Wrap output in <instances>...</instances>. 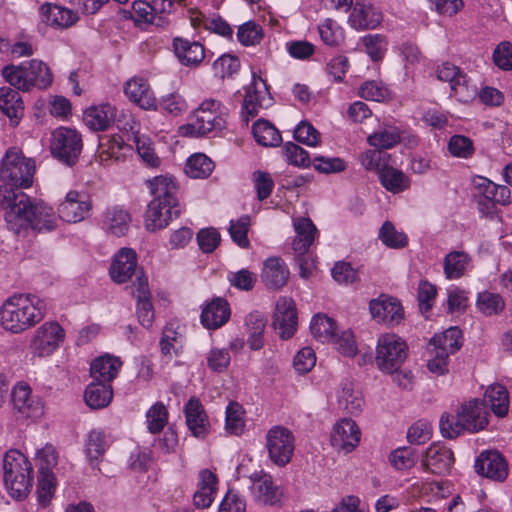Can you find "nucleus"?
<instances>
[{
	"label": "nucleus",
	"mask_w": 512,
	"mask_h": 512,
	"mask_svg": "<svg viewBox=\"0 0 512 512\" xmlns=\"http://www.w3.org/2000/svg\"><path fill=\"white\" fill-rule=\"evenodd\" d=\"M5 220L10 230L19 234L22 230L54 228V212L52 207L42 201L35 202L23 192L5 196Z\"/></svg>",
	"instance_id": "1"
},
{
	"label": "nucleus",
	"mask_w": 512,
	"mask_h": 512,
	"mask_svg": "<svg viewBox=\"0 0 512 512\" xmlns=\"http://www.w3.org/2000/svg\"><path fill=\"white\" fill-rule=\"evenodd\" d=\"M44 317L45 304L33 294H14L0 306V326L12 334L29 330Z\"/></svg>",
	"instance_id": "2"
},
{
	"label": "nucleus",
	"mask_w": 512,
	"mask_h": 512,
	"mask_svg": "<svg viewBox=\"0 0 512 512\" xmlns=\"http://www.w3.org/2000/svg\"><path fill=\"white\" fill-rule=\"evenodd\" d=\"M488 425V411L479 399H472L457 408L456 414L443 415L440 430L446 438H456L464 431L471 433L483 430Z\"/></svg>",
	"instance_id": "3"
},
{
	"label": "nucleus",
	"mask_w": 512,
	"mask_h": 512,
	"mask_svg": "<svg viewBox=\"0 0 512 512\" xmlns=\"http://www.w3.org/2000/svg\"><path fill=\"white\" fill-rule=\"evenodd\" d=\"M32 464L16 449L7 451L3 458V482L8 493L16 499L25 498L33 485Z\"/></svg>",
	"instance_id": "4"
},
{
	"label": "nucleus",
	"mask_w": 512,
	"mask_h": 512,
	"mask_svg": "<svg viewBox=\"0 0 512 512\" xmlns=\"http://www.w3.org/2000/svg\"><path fill=\"white\" fill-rule=\"evenodd\" d=\"M36 164L32 158L26 157L21 150L9 148L0 164V179L11 190L27 189L33 184Z\"/></svg>",
	"instance_id": "5"
},
{
	"label": "nucleus",
	"mask_w": 512,
	"mask_h": 512,
	"mask_svg": "<svg viewBox=\"0 0 512 512\" xmlns=\"http://www.w3.org/2000/svg\"><path fill=\"white\" fill-rule=\"evenodd\" d=\"M226 112L222 103L215 99H206L193 112L187 125L181 132L186 136L199 137L213 131H221L226 126Z\"/></svg>",
	"instance_id": "6"
},
{
	"label": "nucleus",
	"mask_w": 512,
	"mask_h": 512,
	"mask_svg": "<svg viewBox=\"0 0 512 512\" xmlns=\"http://www.w3.org/2000/svg\"><path fill=\"white\" fill-rule=\"evenodd\" d=\"M408 355V346L396 334H384L378 339L375 362L377 367L392 374L400 369Z\"/></svg>",
	"instance_id": "7"
},
{
	"label": "nucleus",
	"mask_w": 512,
	"mask_h": 512,
	"mask_svg": "<svg viewBox=\"0 0 512 512\" xmlns=\"http://www.w3.org/2000/svg\"><path fill=\"white\" fill-rule=\"evenodd\" d=\"M83 148L81 134L72 128L59 127L52 132L50 151L61 163L72 167L80 157Z\"/></svg>",
	"instance_id": "8"
},
{
	"label": "nucleus",
	"mask_w": 512,
	"mask_h": 512,
	"mask_svg": "<svg viewBox=\"0 0 512 512\" xmlns=\"http://www.w3.org/2000/svg\"><path fill=\"white\" fill-rule=\"evenodd\" d=\"M266 447L273 463L285 466L294 452V437L287 428L274 426L266 435Z\"/></svg>",
	"instance_id": "9"
},
{
	"label": "nucleus",
	"mask_w": 512,
	"mask_h": 512,
	"mask_svg": "<svg viewBox=\"0 0 512 512\" xmlns=\"http://www.w3.org/2000/svg\"><path fill=\"white\" fill-rule=\"evenodd\" d=\"M64 336V330L57 322H45L35 330L30 348L39 357L49 356L63 342Z\"/></svg>",
	"instance_id": "10"
},
{
	"label": "nucleus",
	"mask_w": 512,
	"mask_h": 512,
	"mask_svg": "<svg viewBox=\"0 0 512 512\" xmlns=\"http://www.w3.org/2000/svg\"><path fill=\"white\" fill-rule=\"evenodd\" d=\"M14 412L23 419L38 418L43 414V403L32 394L31 388L24 382L18 383L11 392Z\"/></svg>",
	"instance_id": "11"
},
{
	"label": "nucleus",
	"mask_w": 512,
	"mask_h": 512,
	"mask_svg": "<svg viewBox=\"0 0 512 512\" xmlns=\"http://www.w3.org/2000/svg\"><path fill=\"white\" fill-rule=\"evenodd\" d=\"M271 97L266 82L253 73V81L246 89V95L242 107V114L245 121L258 115L259 108L268 107L271 104Z\"/></svg>",
	"instance_id": "12"
},
{
	"label": "nucleus",
	"mask_w": 512,
	"mask_h": 512,
	"mask_svg": "<svg viewBox=\"0 0 512 512\" xmlns=\"http://www.w3.org/2000/svg\"><path fill=\"white\" fill-rule=\"evenodd\" d=\"M437 78L440 81L449 82L451 95H454L460 102H468L476 94V89L468 86L466 75L452 63L445 62L439 66Z\"/></svg>",
	"instance_id": "13"
},
{
	"label": "nucleus",
	"mask_w": 512,
	"mask_h": 512,
	"mask_svg": "<svg viewBox=\"0 0 512 512\" xmlns=\"http://www.w3.org/2000/svg\"><path fill=\"white\" fill-rule=\"evenodd\" d=\"M91 208V202L86 194L71 190L58 206V215L65 222L77 223L88 216Z\"/></svg>",
	"instance_id": "14"
},
{
	"label": "nucleus",
	"mask_w": 512,
	"mask_h": 512,
	"mask_svg": "<svg viewBox=\"0 0 512 512\" xmlns=\"http://www.w3.org/2000/svg\"><path fill=\"white\" fill-rule=\"evenodd\" d=\"M361 431L356 422L343 418L337 422L331 433V445L338 451L350 453L359 444Z\"/></svg>",
	"instance_id": "15"
},
{
	"label": "nucleus",
	"mask_w": 512,
	"mask_h": 512,
	"mask_svg": "<svg viewBox=\"0 0 512 512\" xmlns=\"http://www.w3.org/2000/svg\"><path fill=\"white\" fill-rule=\"evenodd\" d=\"M297 311L292 298L281 297L276 303L273 325L282 339L291 338L297 330Z\"/></svg>",
	"instance_id": "16"
},
{
	"label": "nucleus",
	"mask_w": 512,
	"mask_h": 512,
	"mask_svg": "<svg viewBox=\"0 0 512 512\" xmlns=\"http://www.w3.org/2000/svg\"><path fill=\"white\" fill-rule=\"evenodd\" d=\"M475 470L479 475L486 478L503 481L508 475V464L498 451L487 450L477 457Z\"/></svg>",
	"instance_id": "17"
},
{
	"label": "nucleus",
	"mask_w": 512,
	"mask_h": 512,
	"mask_svg": "<svg viewBox=\"0 0 512 512\" xmlns=\"http://www.w3.org/2000/svg\"><path fill=\"white\" fill-rule=\"evenodd\" d=\"M179 215V204H168L160 199H153L145 214V226L149 231H156L166 227L169 221Z\"/></svg>",
	"instance_id": "18"
},
{
	"label": "nucleus",
	"mask_w": 512,
	"mask_h": 512,
	"mask_svg": "<svg viewBox=\"0 0 512 512\" xmlns=\"http://www.w3.org/2000/svg\"><path fill=\"white\" fill-rule=\"evenodd\" d=\"M454 463L453 452L444 445L433 443L425 453L422 465L433 474L445 475Z\"/></svg>",
	"instance_id": "19"
},
{
	"label": "nucleus",
	"mask_w": 512,
	"mask_h": 512,
	"mask_svg": "<svg viewBox=\"0 0 512 512\" xmlns=\"http://www.w3.org/2000/svg\"><path fill=\"white\" fill-rule=\"evenodd\" d=\"M172 47L176 58L183 66L198 67L205 58V48L199 41L175 37Z\"/></svg>",
	"instance_id": "20"
},
{
	"label": "nucleus",
	"mask_w": 512,
	"mask_h": 512,
	"mask_svg": "<svg viewBox=\"0 0 512 512\" xmlns=\"http://www.w3.org/2000/svg\"><path fill=\"white\" fill-rule=\"evenodd\" d=\"M251 491L255 499L258 501L274 505L279 502L282 492L278 486H275L272 477L263 472H256L251 476Z\"/></svg>",
	"instance_id": "21"
},
{
	"label": "nucleus",
	"mask_w": 512,
	"mask_h": 512,
	"mask_svg": "<svg viewBox=\"0 0 512 512\" xmlns=\"http://www.w3.org/2000/svg\"><path fill=\"white\" fill-rule=\"evenodd\" d=\"M372 317L387 324L399 323L403 318V309L397 299L381 296L370 302Z\"/></svg>",
	"instance_id": "22"
},
{
	"label": "nucleus",
	"mask_w": 512,
	"mask_h": 512,
	"mask_svg": "<svg viewBox=\"0 0 512 512\" xmlns=\"http://www.w3.org/2000/svg\"><path fill=\"white\" fill-rule=\"evenodd\" d=\"M131 151V146L125 143L122 136L105 135L99 140L97 153L99 161L104 164L109 161H120Z\"/></svg>",
	"instance_id": "23"
},
{
	"label": "nucleus",
	"mask_w": 512,
	"mask_h": 512,
	"mask_svg": "<svg viewBox=\"0 0 512 512\" xmlns=\"http://www.w3.org/2000/svg\"><path fill=\"white\" fill-rule=\"evenodd\" d=\"M125 95L139 107L145 110L157 108L156 99L150 89L148 82L143 78L129 80L124 88Z\"/></svg>",
	"instance_id": "24"
},
{
	"label": "nucleus",
	"mask_w": 512,
	"mask_h": 512,
	"mask_svg": "<svg viewBox=\"0 0 512 512\" xmlns=\"http://www.w3.org/2000/svg\"><path fill=\"white\" fill-rule=\"evenodd\" d=\"M186 423L189 430L197 438H204L208 434L209 421L201 402L192 397L185 405Z\"/></svg>",
	"instance_id": "25"
},
{
	"label": "nucleus",
	"mask_w": 512,
	"mask_h": 512,
	"mask_svg": "<svg viewBox=\"0 0 512 512\" xmlns=\"http://www.w3.org/2000/svg\"><path fill=\"white\" fill-rule=\"evenodd\" d=\"M382 21V13L371 4L356 2L349 22L356 30L374 29Z\"/></svg>",
	"instance_id": "26"
},
{
	"label": "nucleus",
	"mask_w": 512,
	"mask_h": 512,
	"mask_svg": "<svg viewBox=\"0 0 512 512\" xmlns=\"http://www.w3.org/2000/svg\"><path fill=\"white\" fill-rule=\"evenodd\" d=\"M288 279L289 269L281 258L271 257L264 262L262 281L269 289L282 288Z\"/></svg>",
	"instance_id": "27"
},
{
	"label": "nucleus",
	"mask_w": 512,
	"mask_h": 512,
	"mask_svg": "<svg viewBox=\"0 0 512 512\" xmlns=\"http://www.w3.org/2000/svg\"><path fill=\"white\" fill-rule=\"evenodd\" d=\"M136 270V253L130 248H122L114 257L110 268L111 278L117 283L128 281Z\"/></svg>",
	"instance_id": "28"
},
{
	"label": "nucleus",
	"mask_w": 512,
	"mask_h": 512,
	"mask_svg": "<svg viewBox=\"0 0 512 512\" xmlns=\"http://www.w3.org/2000/svg\"><path fill=\"white\" fill-rule=\"evenodd\" d=\"M230 318V307L223 298H215L202 310L201 322L207 329H217Z\"/></svg>",
	"instance_id": "29"
},
{
	"label": "nucleus",
	"mask_w": 512,
	"mask_h": 512,
	"mask_svg": "<svg viewBox=\"0 0 512 512\" xmlns=\"http://www.w3.org/2000/svg\"><path fill=\"white\" fill-rule=\"evenodd\" d=\"M40 13L48 25L58 28L71 27L79 19L73 10L49 3L40 7Z\"/></svg>",
	"instance_id": "30"
},
{
	"label": "nucleus",
	"mask_w": 512,
	"mask_h": 512,
	"mask_svg": "<svg viewBox=\"0 0 512 512\" xmlns=\"http://www.w3.org/2000/svg\"><path fill=\"white\" fill-rule=\"evenodd\" d=\"M0 110L13 125H17L24 114V104L19 92L10 87H1Z\"/></svg>",
	"instance_id": "31"
},
{
	"label": "nucleus",
	"mask_w": 512,
	"mask_h": 512,
	"mask_svg": "<svg viewBox=\"0 0 512 512\" xmlns=\"http://www.w3.org/2000/svg\"><path fill=\"white\" fill-rule=\"evenodd\" d=\"M121 365V361L116 357L100 356L91 363L90 373L95 382L110 384L117 376Z\"/></svg>",
	"instance_id": "32"
},
{
	"label": "nucleus",
	"mask_w": 512,
	"mask_h": 512,
	"mask_svg": "<svg viewBox=\"0 0 512 512\" xmlns=\"http://www.w3.org/2000/svg\"><path fill=\"white\" fill-rule=\"evenodd\" d=\"M116 118V109L110 104H103L87 109L84 113L85 124L96 131L107 129Z\"/></svg>",
	"instance_id": "33"
},
{
	"label": "nucleus",
	"mask_w": 512,
	"mask_h": 512,
	"mask_svg": "<svg viewBox=\"0 0 512 512\" xmlns=\"http://www.w3.org/2000/svg\"><path fill=\"white\" fill-rule=\"evenodd\" d=\"M296 237L293 241V249L298 255H304L315 239L317 229L308 218H299L294 222Z\"/></svg>",
	"instance_id": "34"
},
{
	"label": "nucleus",
	"mask_w": 512,
	"mask_h": 512,
	"mask_svg": "<svg viewBox=\"0 0 512 512\" xmlns=\"http://www.w3.org/2000/svg\"><path fill=\"white\" fill-rule=\"evenodd\" d=\"M481 402L484 403L485 407L489 406L496 416L503 417L507 414L509 408L508 390L500 384L490 385L486 389L484 399Z\"/></svg>",
	"instance_id": "35"
},
{
	"label": "nucleus",
	"mask_w": 512,
	"mask_h": 512,
	"mask_svg": "<svg viewBox=\"0 0 512 512\" xmlns=\"http://www.w3.org/2000/svg\"><path fill=\"white\" fill-rule=\"evenodd\" d=\"M147 185L154 199H160V201H164L168 204H178L177 198L175 197L177 186L172 177L164 175L156 176L148 180Z\"/></svg>",
	"instance_id": "36"
},
{
	"label": "nucleus",
	"mask_w": 512,
	"mask_h": 512,
	"mask_svg": "<svg viewBox=\"0 0 512 512\" xmlns=\"http://www.w3.org/2000/svg\"><path fill=\"white\" fill-rule=\"evenodd\" d=\"M113 398V390L110 384L92 382L84 393L86 404L92 409H101L109 405Z\"/></svg>",
	"instance_id": "37"
},
{
	"label": "nucleus",
	"mask_w": 512,
	"mask_h": 512,
	"mask_svg": "<svg viewBox=\"0 0 512 512\" xmlns=\"http://www.w3.org/2000/svg\"><path fill=\"white\" fill-rule=\"evenodd\" d=\"M340 407L352 415L359 414L364 406L362 393L351 382H344L338 396Z\"/></svg>",
	"instance_id": "38"
},
{
	"label": "nucleus",
	"mask_w": 512,
	"mask_h": 512,
	"mask_svg": "<svg viewBox=\"0 0 512 512\" xmlns=\"http://www.w3.org/2000/svg\"><path fill=\"white\" fill-rule=\"evenodd\" d=\"M378 177L383 187L392 193H400L410 185L408 177L401 170L385 164L379 170Z\"/></svg>",
	"instance_id": "39"
},
{
	"label": "nucleus",
	"mask_w": 512,
	"mask_h": 512,
	"mask_svg": "<svg viewBox=\"0 0 512 512\" xmlns=\"http://www.w3.org/2000/svg\"><path fill=\"white\" fill-rule=\"evenodd\" d=\"M130 222V214L120 207L110 208L105 213L104 226L115 236L124 235L128 231Z\"/></svg>",
	"instance_id": "40"
},
{
	"label": "nucleus",
	"mask_w": 512,
	"mask_h": 512,
	"mask_svg": "<svg viewBox=\"0 0 512 512\" xmlns=\"http://www.w3.org/2000/svg\"><path fill=\"white\" fill-rule=\"evenodd\" d=\"M310 331L320 342L330 343L336 338V323L332 318L319 313L312 318Z\"/></svg>",
	"instance_id": "41"
},
{
	"label": "nucleus",
	"mask_w": 512,
	"mask_h": 512,
	"mask_svg": "<svg viewBox=\"0 0 512 512\" xmlns=\"http://www.w3.org/2000/svg\"><path fill=\"white\" fill-rule=\"evenodd\" d=\"M249 332L248 345L251 350H260L264 346L263 332L266 327L264 316L258 312L250 313L246 318Z\"/></svg>",
	"instance_id": "42"
},
{
	"label": "nucleus",
	"mask_w": 512,
	"mask_h": 512,
	"mask_svg": "<svg viewBox=\"0 0 512 512\" xmlns=\"http://www.w3.org/2000/svg\"><path fill=\"white\" fill-rule=\"evenodd\" d=\"M252 132L256 142L264 147H275L282 141L278 129L266 120L255 122Z\"/></svg>",
	"instance_id": "43"
},
{
	"label": "nucleus",
	"mask_w": 512,
	"mask_h": 512,
	"mask_svg": "<svg viewBox=\"0 0 512 512\" xmlns=\"http://www.w3.org/2000/svg\"><path fill=\"white\" fill-rule=\"evenodd\" d=\"M214 169L213 161L205 154L197 153L192 155L186 163V174L194 179H202L208 177Z\"/></svg>",
	"instance_id": "44"
},
{
	"label": "nucleus",
	"mask_w": 512,
	"mask_h": 512,
	"mask_svg": "<svg viewBox=\"0 0 512 512\" xmlns=\"http://www.w3.org/2000/svg\"><path fill=\"white\" fill-rule=\"evenodd\" d=\"M461 330L457 327H450L443 332L441 336H435L431 340V344L435 346L436 350H443L448 355L454 354L461 347Z\"/></svg>",
	"instance_id": "45"
},
{
	"label": "nucleus",
	"mask_w": 512,
	"mask_h": 512,
	"mask_svg": "<svg viewBox=\"0 0 512 512\" xmlns=\"http://www.w3.org/2000/svg\"><path fill=\"white\" fill-rule=\"evenodd\" d=\"M55 476L47 467H39L37 494L39 503L45 507L50 502L55 491Z\"/></svg>",
	"instance_id": "46"
},
{
	"label": "nucleus",
	"mask_w": 512,
	"mask_h": 512,
	"mask_svg": "<svg viewBox=\"0 0 512 512\" xmlns=\"http://www.w3.org/2000/svg\"><path fill=\"white\" fill-rule=\"evenodd\" d=\"M469 257L462 251H453L446 255L444 259V273L448 279H457L461 277L468 264Z\"/></svg>",
	"instance_id": "47"
},
{
	"label": "nucleus",
	"mask_w": 512,
	"mask_h": 512,
	"mask_svg": "<svg viewBox=\"0 0 512 512\" xmlns=\"http://www.w3.org/2000/svg\"><path fill=\"white\" fill-rule=\"evenodd\" d=\"M26 64L29 67V75L31 82H33V87L45 89L52 83V73L43 61L32 59L26 61Z\"/></svg>",
	"instance_id": "48"
},
{
	"label": "nucleus",
	"mask_w": 512,
	"mask_h": 512,
	"mask_svg": "<svg viewBox=\"0 0 512 512\" xmlns=\"http://www.w3.org/2000/svg\"><path fill=\"white\" fill-rule=\"evenodd\" d=\"M400 132L395 127L380 129L368 136V143L378 149H389L400 142Z\"/></svg>",
	"instance_id": "49"
},
{
	"label": "nucleus",
	"mask_w": 512,
	"mask_h": 512,
	"mask_svg": "<svg viewBox=\"0 0 512 512\" xmlns=\"http://www.w3.org/2000/svg\"><path fill=\"white\" fill-rule=\"evenodd\" d=\"M146 418L149 432L157 434L168 422V411L163 403L157 402L147 411Z\"/></svg>",
	"instance_id": "50"
},
{
	"label": "nucleus",
	"mask_w": 512,
	"mask_h": 512,
	"mask_svg": "<svg viewBox=\"0 0 512 512\" xmlns=\"http://www.w3.org/2000/svg\"><path fill=\"white\" fill-rule=\"evenodd\" d=\"M418 456L413 448L401 447L392 451L389 455L390 464L397 470L412 468L417 462Z\"/></svg>",
	"instance_id": "51"
},
{
	"label": "nucleus",
	"mask_w": 512,
	"mask_h": 512,
	"mask_svg": "<svg viewBox=\"0 0 512 512\" xmlns=\"http://www.w3.org/2000/svg\"><path fill=\"white\" fill-rule=\"evenodd\" d=\"M244 427L242 406L236 402H231L226 409V431L233 435H240Z\"/></svg>",
	"instance_id": "52"
},
{
	"label": "nucleus",
	"mask_w": 512,
	"mask_h": 512,
	"mask_svg": "<svg viewBox=\"0 0 512 512\" xmlns=\"http://www.w3.org/2000/svg\"><path fill=\"white\" fill-rule=\"evenodd\" d=\"M379 238L390 248H403L407 245V237L403 232L395 229L394 225L386 221L379 231Z\"/></svg>",
	"instance_id": "53"
},
{
	"label": "nucleus",
	"mask_w": 512,
	"mask_h": 512,
	"mask_svg": "<svg viewBox=\"0 0 512 512\" xmlns=\"http://www.w3.org/2000/svg\"><path fill=\"white\" fill-rule=\"evenodd\" d=\"M249 226L250 218L248 216H242L237 221L230 222V236L241 248H248L250 246V241L247 237Z\"/></svg>",
	"instance_id": "54"
},
{
	"label": "nucleus",
	"mask_w": 512,
	"mask_h": 512,
	"mask_svg": "<svg viewBox=\"0 0 512 512\" xmlns=\"http://www.w3.org/2000/svg\"><path fill=\"white\" fill-rule=\"evenodd\" d=\"M237 38L242 45H256L263 38V30L260 25L253 21H248L239 27Z\"/></svg>",
	"instance_id": "55"
},
{
	"label": "nucleus",
	"mask_w": 512,
	"mask_h": 512,
	"mask_svg": "<svg viewBox=\"0 0 512 512\" xmlns=\"http://www.w3.org/2000/svg\"><path fill=\"white\" fill-rule=\"evenodd\" d=\"M477 306L485 315H493L503 310L504 301L499 294L483 292L478 296Z\"/></svg>",
	"instance_id": "56"
},
{
	"label": "nucleus",
	"mask_w": 512,
	"mask_h": 512,
	"mask_svg": "<svg viewBox=\"0 0 512 512\" xmlns=\"http://www.w3.org/2000/svg\"><path fill=\"white\" fill-rule=\"evenodd\" d=\"M318 29L321 40L328 46H338L343 40L342 29L331 19H326Z\"/></svg>",
	"instance_id": "57"
},
{
	"label": "nucleus",
	"mask_w": 512,
	"mask_h": 512,
	"mask_svg": "<svg viewBox=\"0 0 512 512\" xmlns=\"http://www.w3.org/2000/svg\"><path fill=\"white\" fill-rule=\"evenodd\" d=\"M135 142L137 152L143 162L151 168L159 167L161 160L156 155L151 140L146 137H136Z\"/></svg>",
	"instance_id": "58"
},
{
	"label": "nucleus",
	"mask_w": 512,
	"mask_h": 512,
	"mask_svg": "<svg viewBox=\"0 0 512 512\" xmlns=\"http://www.w3.org/2000/svg\"><path fill=\"white\" fill-rule=\"evenodd\" d=\"M448 150L455 157L470 158L474 153V146L468 137L454 135L448 142Z\"/></svg>",
	"instance_id": "59"
},
{
	"label": "nucleus",
	"mask_w": 512,
	"mask_h": 512,
	"mask_svg": "<svg viewBox=\"0 0 512 512\" xmlns=\"http://www.w3.org/2000/svg\"><path fill=\"white\" fill-rule=\"evenodd\" d=\"M240 61L232 55H222L213 63V70L220 78L232 77L238 72Z\"/></svg>",
	"instance_id": "60"
},
{
	"label": "nucleus",
	"mask_w": 512,
	"mask_h": 512,
	"mask_svg": "<svg viewBox=\"0 0 512 512\" xmlns=\"http://www.w3.org/2000/svg\"><path fill=\"white\" fill-rule=\"evenodd\" d=\"M132 10L134 16H131V19H133L136 26H141L142 24H154L156 17L155 9L146 1H134L132 4Z\"/></svg>",
	"instance_id": "61"
},
{
	"label": "nucleus",
	"mask_w": 512,
	"mask_h": 512,
	"mask_svg": "<svg viewBox=\"0 0 512 512\" xmlns=\"http://www.w3.org/2000/svg\"><path fill=\"white\" fill-rule=\"evenodd\" d=\"M227 279L231 286L239 290L250 291L255 286L257 276L247 269H241L237 272H230Z\"/></svg>",
	"instance_id": "62"
},
{
	"label": "nucleus",
	"mask_w": 512,
	"mask_h": 512,
	"mask_svg": "<svg viewBox=\"0 0 512 512\" xmlns=\"http://www.w3.org/2000/svg\"><path fill=\"white\" fill-rule=\"evenodd\" d=\"M359 95L366 100L381 102L389 97V91L381 82L367 81L360 87Z\"/></svg>",
	"instance_id": "63"
},
{
	"label": "nucleus",
	"mask_w": 512,
	"mask_h": 512,
	"mask_svg": "<svg viewBox=\"0 0 512 512\" xmlns=\"http://www.w3.org/2000/svg\"><path fill=\"white\" fill-rule=\"evenodd\" d=\"M2 76L13 87L21 91H28L29 80L23 75V67L20 65H7L2 69Z\"/></svg>",
	"instance_id": "64"
}]
</instances>
